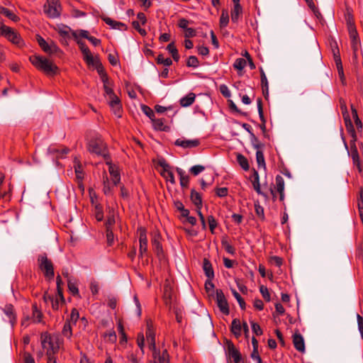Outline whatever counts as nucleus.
I'll return each mask as SVG.
<instances>
[{"label": "nucleus", "instance_id": "1", "mask_svg": "<svg viewBox=\"0 0 363 363\" xmlns=\"http://www.w3.org/2000/svg\"><path fill=\"white\" fill-rule=\"evenodd\" d=\"M31 64L38 70L49 76L58 73L59 68L51 60L40 55H32L29 57Z\"/></svg>", "mask_w": 363, "mask_h": 363}, {"label": "nucleus", "instance_id": "2", "mask_svg": "<svg viewBox=\"0 0 363 363\" xmlns=\"http://www.w3.org/2000/svg\"><path fill=\"white\" fill-rule=\"evenodd\" d=\"M41 344L43 350L46 351V354L50 355L58 352L62 345V340L57 335H45L41 337Z\"/></svg>", "mask_w": 363, "mask_h": 363}, {"label": "nucleus", "instance_id": "3", "mask_svg": "<svg viewBox=\"0 0 363 363\" xmlns=\"http://www.w3.org/2000/svg\"><path fill=\"white\" fill-rule=\"evenodd\" d=\"M88 150L91 153L102 156L106 162L110 159L106 145L100 137H96L89 140L88 143Z\"/></svg>", "mask_w": 363, "mask_h": 363}, {"label": "nucleus", "instance_id": "4", "mask_svg": "<svg viewBox=\"0 0 363 363\" xmlns=\"http://www.w3.org/2000/svg\"><path fill=\"white\" fill-rule=\"evenodd\" d=\"M347 26L351 40V46L354 55L356 57L357 52L361 46L359 35L357 33L354 23L352 16H348L347 19Z\"/></svg>", "mask_w": 363, "mask_h": 363}, {"label": "nucleus", "instance_id": "5", "mask_svg": "<svg viewBox=\"0 0 363 363\" xmlns=\"http://www.w3.org/2000/svg\"><path fill=\"white\" fill-rule=\"evenodd\" d=\"M0 35L4 36L8 40L18 47H22L24 45L19 33L11 27L1 25L0 26Z\"/></svg>", "mask_w": 363, "mask_h": 363}, {"label": "nucleus", "instance_id": "6", "mask_svg": "<svg viewBox=\"0 0 363 363\" xmlns=\"http://www.w3.org/2000/svg\"><path fill=\"white\" fill-rule=\"evenodd\" d=\"M38 262L40 269L44 272L45 277L52 279L55 275L53 264L45 255L38 256Z\"/></svg>", "mask_w": 363, "mask_h": 363}, {"label": "nucleus", "instance_id": "7", "mask_svg": "<svg viewBox=\"0 0 363 363\" xmlns=\"http://www.w3.org/2000/svg\"><path fill=\"white\" fill-rule=\"evenodd\" d=\"M37 41L41 49L49 55H55L61 52L57 45L52 40L47 42L41 36L37 35Z\"/></svg>", "mask_w": 363, "mask_h": 363}, {"label": "nucleus", "instance_id": "8", "mask_svg": "<svg viewBox=\"0 0 363 363\" xmlns=\"http://www.w3.org/2000/svg\"><path fill=\"white\" fill-rule=\"evenodd\" d=\"M61 6L58 0H48L45 12L50 18H57L60 14Z\"/></svg>", "mask_w": 363, "mask_h": 363}, {"label": "nucleus", "instance_id": "9", "mask_svg": "<svg viewBox=\"0 0 363 363\" xmlns=\"http://www.w3.org/2000/svg\"><path fill=\"white\" fill-rule=\"evenodd\" d=\"M216 302L218 308L220 311L225 314H229V307L228 304V301L224 296L223 292L220 289H216Z\"/></svg>", "mask_w": 363, "mask_h": 363}, {"label": "nucleus", "instance_id": "10", "mask_svg": "<svg viewBox=\"0 0 363 363\" xmlns=\"http://www.w3.org/2000/svg\"><path fill=\"white\" fill-rule=\"evenodd\" d=\"M151 352L152 363H169V354L167 350H163L162 352L157 349Z\"/></svg>", "mask_w": 363, "mask_h": 363}, {"label": "nucleus", "instance_id": "11", "mask_svg": "<svg viewBox=\"0 0 363 363\" xmlns=\"http://www.w3.org/2000/svg\"><path fill=\"white\" fill-rule=\"evenodd\" d=\"M163 300L164 304L170 309L174 301V295L172 287L169 285H165L164 287Z\"/></svg>", "mask_w": 363, "mask_h": 363}, {"label": "nucleus", "instance_id": "12", "mask_svg": "<svg viewBox=\"0 0 363 363\" xmlns=\"http://www.w3.org/2000/svg\"><path fill=\"white\" fill-rule=\"evenodd\" d=\"M174 144L175 145L183 148H192L199 146L200 145V141L198 139L186 140L183 138H178L174 142Z\"/></svg>", "mask_w": 363, "mask_h": 363}, {"label": "nucleus", "instance_id": "13", "mask_svg": "<svg viewBox=\"0 0 363 363\" xmlns=\"http://www.w3.org/2000/svg\"><path fill=\"white\" fill-rule=\"evenodd\" d=\"M108 104L110 106L113 108L115 115L118 117H121V101L118 97L115 94L108 97Z\"/></svg>", "mask_w": 363, "mask_h": 363}, {"label": "nucleus", "instance_id": "14", "mask_svg": "<svg viewBox=\"0 0 363 363\" xmlns=\"http://www.w3.org/2000/svg\"><path fill=\"white\" fill-rule=\"evenodd\" d=\"M146 341L150 351L156 350L155 345V334L151 328V325L147 323V330L145 333Z\"/></svg>", "mask_w": 363, "mask_h": 363}, {"label": "nucleus", "instance_id": "15", "mask_svg": "<svg viewBox=\"0 0 363 363\" xmlns=\"http://www.w3.org/2000/svg\"><path fill=\"white\" fill-rule=\"evenodd\" d=\"M139 242V252L140 256H143V255L146 254L147 251V239L146 235V231L145 229H140Z\"/></svg>", "mask_w": 363, "mask_h": 363}, {"label": "nucleus", "instance_id": "16", "mask_svg": "<svg viewBox=\"0 0 363 363\" xmlns=\"http://www.w3.org/2000/svg\"><path fill=\"white\" fill-rule=\"evenodd\" d=\"M106 162L108 165V172L111 174L112 182L113 185H117L121 181L120 174L117 168L111 164L110 159Z\"/></svg>", "mask_w": 363, "mask_h": 363}, {"label": "nucleus", "instance_id": "17", "mask_svg": "<svg viewBox=\"0 0 363 363\" xmlns=\"http://www.w3.org/2000/svg\"><path fill=\"white\" fill-rule=\"evenodd\" d=\"M3 311L7 316L9 323L13 326L16 322V314L13 306L11 304L6 305L3 308Z\"/></svg>", "mask_w": 363, "mask_h": 363}, {"label": "nucleus", "instance_id": "18", "mask_svg": "<svg viewBox=\"0 0 363 363\" xmlns=\"http://www.w3.org/2000/svg\"><path fill=\"white\" fill-rule=\"evenodd\" d=\"M293 343L294 347L301 352H305V343L302 335L300 333H295L293 335Z\"/></svg>", "mask_w": 363, "mask_h": 363}, {"label": "nucleus", "instance_id": "19", "mask_svg": "<svg viewBox=\"0 0 363 363\" xmlns=\"http://www.w3.org/2000/svg\"><path fill=\"white\" fill-rule=\"evenodd\" d=\"M107 219L106 221V228H112V226L116 223V213L113 207L108 206L107 207Z\"/></svg>", "mask_w": 363, "mask_h": 363}, {"label": "nucleus", "instance_id": "20", "mask_svg": "<svg viewBox=\"0 0 363 363\" xmlns=\"http://www.w3.org/2000/svg\"><path fill=\"white\" fill-rule=\"evenodd\" d=\"M228 355L232 358L235 363H239L241 360V354L233 344H230L228 347Z\"/></svg>", "mask_w": 363, "mask_h": 363}, {"label": "nucleus", "instance_id": "21", "mask_svg": "<svg viewBox=\"0 0 363 363\" xmlns=\"http://www.w3.org/2000/svg\"><path fill=\"white\" fill-rule=\"evenodd\" d=\"M275 181L277 191L279 193V199L282 201L284 199V180L281 176L277 175Z\"/></svg>", "mask_w": 363, "mask_h": 363}, {"label": "nucleus", "instance_id": "22", "mask_svg": "<svg viewBox=\"0 0 363 363\" xmlns=\"http://www.w3.org/2000/svg\"><path fill=\"white\" fill-rule=\"evenodd\" d=\"M242 326V325H241L239 319L235 318L233 320L231 323V332L237 338L241 336Z\"/></svg>", "mask_w": 363, "mask_h": 363}, {"label": "nucleus", "instance_id": "23", "mask_svg": "<svg viewBox=\"0 0 363 363\" xmlns=\"http://www.w3.org/2000/svg\"><path fill=\"white\" fill-rule=\"evenodd\" d=\"M203 269L206 276L210 279H213L214 277V272L212 267V264L210 261L207 259H204L203 262Z\"/></svg>", "mask_w": 363, "mask_h": 363}, {"label": "nucleus", "instance_id": "24", "mask_svg": "<svg viewBox=\"0 0 363 363\" xmlns=\"http://www.w3.org/2000/svg\"><path fill=\"white\" fill-rule=\"evenodd\" d=\"M152 247L155 252L157 254L158 257H160L163 255V250L162 245L160 242V235H155L152 240Z\"/></svg>", "mask_w": 363, "mask_h": 363}, {"label": "nucleus", "instance_id": "25", "mask_svg": "<svg viewBox=\"0 0 363 363\" xmlns=\"http://www.w3.org/2000/svg\"><path fill=\"white\" fill-rule=\"evenodd\" d=\"M101 80L104 83V91L106 94L108 96V98L111 96L112 95H115L106 74H103V75L101 76Z\"/></svg>", "mask_w": 363, "mask_h": 363}, {"label": "nucleus", "instance_id": "26", "mask_svg": "<svg viewBox=\"0 0 363 363\" xmlns=\"http://www.w3.org/2000/svg\"><path fill=\"white\" fill-rule=\"evenodd\" d=\"M196 95L194 93H189L180 99V105L183 107L191 106L195 101Z\"/></svg>", "mask_w": 363, "mask_h": 363}, {"label": "nucleus", "instance_id": "27", "mask_svg": "<svg viewBox=\"0 0 363 363\" xmlns=\"http://www.w3.org/2000/svg\"><path fill=\"white\" fill-rule=\"evenodd\" d=\"M191 200L199 209H201L202 206V199L199 193L192 189L191 191Z\"/></svg>", "mask_w": 363, "mask_h": 363}, {"label": "nucleus", "instance_id": "28", "mask_svg": "<svg viewBox=\"0 0 363 363\" xmlns=\"http://www.w3.org/2000/svg\"><path fill=\"white\" fill-rule=\"evenodd\" d=\"M242 12V7L240 4H234L233 9L231 11V20L234 23L238 21L239 17Z\"/></svg>", "mask_w": 363, "mask_h": 363}, {"label": "nucleus", "instance_id": "29", "mask_svg": "<svg viewBox=\"0 0 363 363\" xmlns=\"http://www.w3.org/2000/svg\"><path fill=\"white\" fill-rule=\"evenodd\" d=\"M341 108H342V109H343V108L345 109V113H343V116H344L346 127H347V130L349 131H351L352 133V134L354 135V130L352 123L351 122V120L350 119V117H349V116L347 114L346 105L345 104H342L341 105Z\"/></svg>", "mask_w": 363, "mask_h": 363}, {"label": "nucleus", "instance_id": "30", "mask_svg": "<svg viewBox=\"0 0 363 363\" xmlns=\"http://www.w3.org/2000/svg\"><path fill=\"white\" fill-rule=\"evenodd\" d=\"M33 309V315H32V320L34 323H40L42 320L43 313L38 308L37 304L33 303L32 306Z\"/></svg>", "mask_w": 363, "mask_h": 363}, {"label": "nucleus", "instance_id": "31", "mask_svg": "<svg viewBox=\"0 0 363 363\" xmlns=\"http://www.w3.org/2000/svg\"><path fill=\"white\" fill-rule=\"evenodd\" d=\"M82 52L83 54V58L88 65H91V64H94V60H96L97 58L94 57L89 48L87 49H85Z\"/></svg>", "mask_w": 363, "mask_h": 363}, {"label": "nucleus", "instance_id": "32", "mask_svg": "<svg viewBox=\"0 0 363 363\" xmlns=\"http://www.w3.org/2000/svg\"><path fill=\"white\" fill-rule=\"evenodd\" d=\"M237 162L240 164V166L245 171H247L250 169V165L248 163L247 159L241 154L237 155Z\"/></svg>", "mask_w": 363, "mask_h": 363}, {"label": "nucleus", "instance_id": "33", "mask_svg": "<svg viewBox=\"0 0 363 363\" xmlns=\"http://www.w3.org/2000/svg\"><path fill=\"white\" fill-rule=\"evenodd\" d=\"M0 13L4 15L13 21H18V17L6 8L0 6Z\"/></svg>", "mask_w": 363, "mask_h": 363}, {"label": "nucleus", "instance_id": "34", "mask_svg": "<svg viewBox=\"0 0 363 363\" xmlns=\"http://www.w3.org/2000/svg\"><path fill=\"white\" fill-rule=\"evenodd\" d=\"M221 245L228 253L230 255H234L235 253V247L228 242L226 237H223L222 238Z\"/></svg>", "mask_w": 363, "mask_h": 363}, {"label": "nucleus", "instance_id": "35", "mask_svg": "<svg viewBox=\"0 0 363 363\" xmlns=\"http://www.w3.org/2000/svg\"><path fill=\"white\" fill-rule=\"evenodd\" d=\"M256 160L259 168H266L264 157L262 150H257L256 152Z\"/></svg>", "mask_w": 363, "mask_h": 363}, {"label": "nucleus", "instance_id": "36", "mask_svg": "<svg viewBox=\"0 0 363 363\" xmlns=\"http://www.w3.org/2000/svg\"><path fill=\"white\" fill-rule=\"evenodd\" d=\"M103 182H104V188H103L104 193L106 195L111 194L112 192V189L111 186V184L108 181L107 174L106 173H104V174L103 176Z\"/></svg>", "mask_w": 363, "mask_h": 363}, {"label": "nucleus", "instance_id": "37", "mask_svg": "<svg viewBox=\"0 0 363 363\" xmlns=\"http://www.w3.org/2000/svg\"><path fill=\"white\" fill-rule=\"evenodd\" d=\"M62 335L68 339H70L72 335V326L69 321H66L64 324L62 331Z\"/></svg>", "mask_w": 363, "mask_h": 363}, {"label": "nucleus", "instance_id": "38", "mask_svg": "<svg viewBox=\"0 0 363 363\" xmlns=\"http://www.w3.org/2000/svg\"><path fill=\"white\" fill-rule=\"evenodd\" d=\"M229 23V15L227 10H223L220 17V26L225 28Z\"/></svg>", "mask_w": 363, "mask_h": 363}, {"label": "nucleus", "instance_id": "39", "mask_svg": "<svg viewBox=\"0 0 363 363\" xmlns=\"http://www.w3.org/2000/svg\"><path fill=\"white\" fill-rule=\"evenodd\" d=\"M67 286L69 291L72 294V295H79V289L77 287V284L75 281H72V280L70 278H68L67 279Z\"/></svg>", "mask_w": 363, "mask_h": 363}, {"label": "nucleus", "instance_id": "40", "mask_svg": "<svg viewBox=\"0 0 363 363\" xmlns=\"http://www.w3.org/2000/svg\"><path fill=\"white\" fill-rule=\"evenodd\" d=\"M332 50H333V57H334V60L335 62L336 66L342 65L340 51H339V49L337 48L336 43H335V45H334V47L332 48Z\"/></svg>", "mask_w": 363, "mask_h": 363}, {"label": "nucleus", "instance_id": "41", "mask_svg": "<svg viewBox=\"0 0 363 363\" xmlns=\"http://www.w3.org/2000/svg\"><path fill=\"white\" fill-rule=\"evenodd\" d=\"M156 61L157 64L164 65V66H170L172 64V60L170 58H164L162 55H159Z\"/></svg>", "mask_w": 363, "mask_h": 363}, {"label": "nucleus", "instance_id": "42", "mask_svg": "<svg viewBox=\"0 0 363 363\" xmlns=\"http://www.w3.org/2000/svg\"><path fill=\"white\" fill-rule=\"evenodd\" d=\"M153 126L155 130H165L166 126L164 124L162 119H153L152 121Z\"/></svg>", "mask_w": 363, "mask_h": 363}, {"label": "nucleus", "instance_id": "43", "mask_svg": "<svg viewBox=\"0 0 363 363\" xmlns=\"http://www.w3.org/2000/svg\"><path fill=\"white\" fill-rule=\"evenodd\" d=\"M160 174L167 182H169L172 184H175V179L172 169L166 172H160Z\"/></svg>", "mask_w": 363, "mask_h": 363}, {"label": "nucleus", "instance_id": "44", "mask_svg": "<svg viewBox=\"0 0 363 363\" xmlns=\"http://www.w3.org/2000/svg\"><path fill=\"white\" fill-rule=\"evenodd\" d=\"M246 60L243 58H238L233 65L235 69L242 70L246 66Z\"/></svg>", "mask_w": 363, "mask_h": 363}, {"label": "nucleus", "instance_id": "45", "mask_svg": "<svg viewBox=\"0 0 363 363\" xmlns=\"http://www.w3.org/2000/svg\"><path fill=\"white\" fill-rule=\"evenodd\" d=\"M145 337L143 333H139L137 337V344L138 346L140 347L142 354H143L145 353L144 352V347H145Z\"/></svg>", "mask_w": 363, "mask_h": 363}, {"label": "nucleus", "instance_id": "46", "mask_svg": "<svg viewBox=\"0 0 363 363\" xmlns=\"http://www.w3.org/2000/svg\"><path fill=\"white\" fill-rule=\"evenodd\" d=\"M352 116L354 120V123H355L357 128H362V123L358 117L357 111L354 108H353L352 106Z\"/></svg>", "mask_w": 363, "mask_h": 363}, {"label": "nucleus", "instance_id": "47", "mask_svg": "<svg viewBox=\"0 0 363 363\" xmlns=\"http://www.w3.org/2000/svg\"><path fill=\"white\" fill-rule=\"evenodd\" d=\"M199 62L196 56H190L186 62V65L191 67H197Z\"/></svg>", "mask_w": 363, "mask_h": 363}, {"label": "nucleus", "instance_id": "48", "mask_svg": "<svg viewBox=\"0 0 363 363\" xmlns=\"http://www.w3.org/2000/svg\"><path fill=\"white\" fill-rule=\"evenodd\" d=\"M142 110L143 113L150 118L152 121L155 118V113L154 111L147 106L143 105L142 106Z\"/></svg>", "mask_w": 363, "mask_h": 363}, {"label": "nucleus", "instance_id": "49", "mask_svg": "<svg viewBox=\"0 0 363 363\" xmlns=\"http://www.w3.org/2000/svg\"><path fill=\"white\" fill-rule=\"evenodd\" d=\"M95 217L98 221H101L104 219L103 208L99 205L95 207Z\"/></svg>", "mask_w": 363, "mask_h": 363}, {"label": "nucleus", "instance_id": "50", "mask_svg": "<svg viewBox=\"0 0 363 363\" xmlns=\"http://www.w3.org/2000/svg\"><path fill=\"white\" fill-rule=\"evenodd\" d=\"M259 291L266 301H270V294L267 286L264 285L260 286Z\"/></svg>", "mask_w": 363, "mask_h": 363}, {"label": "nucleus", "instance_id": "51", "mask_svg": "<svg viewBox=\"0 0 363 363\" xmlns=\"http://www.w3.org/2000/svg\"><path fill=\"white\" fill-rule=\"evenodd\" d=\"M207 219L210 230L213 233L215 228L217 227V222L213 216H208Z\"/></svg>", "mask_w": 363, "mask_h": 363}, {"label": "nucleus", "instance_id": "52", "mask_svg": "<svg viewBox=\"0 0 363 363\" xmlns=\"http://www.w3.org/2000/svg\"><path fill=\"white\" fill-rule=\"evenodd\" d=\"M71 31L72 30L69 27L65 26V27L59 29L58 33L64 38H69Z\"/></svg>", "mask_w": 363, "mask_h": 363}, {"label": "nucleus", "instance_id": "53", "mask_svg": "<svg viewBox=\"0 0 363 363\" xmlns=\"http://www.w3.org/2000/svg\"><path fill=\"white\" fill-rule=\"evenodd\" d=\"M233 294L234 297L236 298V300L238 301L240 308L242 309H245V303L243 298H242V296L239 294V293L237 292L235 290H233Z\"/></svg>", "mask_w": 363, "mask_h": 363}, {"label": "nucleus", "instance_id": "54", "mask_svg": "<svg viewBox=\"0 0 363 363\" xmlns=\"http://www.w3.org/2000/svg\"><path fill=\"white\" fill-rule=\"evenodd\" d=\"M91 65L95 67L101 77L103 75V74H106L104 70L102 65L100 63L98 59L94 60V64H91Z\"/></svg>", "mask_w": 363, "mask_h": 363}, {"label": "nucleus", "instance_id": "55", "mask_svg": "<svg viewBox=\"0 0 363 363\" xmlns=\"http://www.w3.org/2000/svg\"><path fill=\"white\" fill-rule=\"evenodd\" d=\"M250 323H251L252 332L256 335H261L262 334V330L260 328L259 325L255 323L254 321H250Z\"/></svg>", "mask_w": 363, "mask_h": 363}, {"label": "nucleus", "instance_id": "56", "mask_svg": "<svg viewBox=\"0 0 363 363\" xmlns=\"http://www.w3.org/2000/svg\"><path fill=\"white\" fill-rule=\"evenodd\" d=\"M205 169V167L202 165H195L191 167L190 172L194 176L198 175Z\"/></svg>", "mask_w": 363, "mask_h": 363}, {"label": "nucleus", "instance_id": "57", "mask_svg": "<svg viewBox=\"0 0 363 363\" xmlns=\"http://www.w3.org/2000/svg\"><path fill=\"white\" fill-rule=\"evenodd\" d=\"M79 315L78 311L76 308H73L70 314V318L67 321H69L70 323L72 322L74 324H75L79 318Z\"/></svg>", "mask_w": 363, "mask_h": 363}, {"label": "nucleus", "instance_id": "58", "mask_svg": "<svg viewBox=\"0 0 363 363\" xmlns=\"http://www.w3.org/2000/svg\"><path fill=\"white\" fill-rule=\"evenodd\" d=\"M158 164L162 167V171L161 172H166L168 170L171 169L170 165L164 159L159 160Z\"/></svg>", "mask_w": 363, "mask_h": 363}, {"label": "nucleus", "instance_id": "59", "mask_svg": "<svg viewBox=\"0 0 363 363\" xmlns=\"http://www.w3.org/2000/svg\"><path fill=\"white\" fill-rule=\"evenodd\" d=\"M106 239L108 245H111L114 240L112 228H106Z\"/></svg>", "mask_w": 363, "mask_h": 363}, {"label": "nucleus", "instance_id": "60", "mask_svg": "<svg viewBox=\"0 0 363 363\" xmlns=\"http://www.w3.org/2000/svg\"><path fill=\"white\" fill-rule=\"evenodd\" d=\"M48 152L51 154L60 153L61 155H66L68 153L69 149L62 148V150H58L56 149L55 147H50L48 148Z\"/></svg>", "mask_w": 363, "mask_h": 363}, {"label": "nucleus", "instance_id": "61", "mask_svg": "<svg viewBox=\"0 0 363 363\" xmlns=\"http://www.w3.org/2000/svg\"><path fill=\"white\" fill-rule=\"evenodd\" d=\"M74 169H75V174H76V177L78 180H82L83 179V172H82V166L80 164H77L74 166Z\"/></svg>", "mask_w": 363, "mask_h": 363}, {"label": "nucleus", "instance_id": "62", "mask_svg": "<svg viewBox=\"0 0 363 363\" xmlns=\"http://www.w3.org/2000/svg\"><path fill=\"white\" fill-rule=\"evenodd\" d=\"M255 208L257 216L260 218L264 219V208L259 203H255Z\"/></svg>", "mask_w": 363, "mask_h": 363}, {"label": "nucleus", "instance_id": "63", "mask_svg": "<svg viewBox=\"0 0 363 363\" xmlns=\"http://www.w3.org/2000/svg\"><path fill=\"white\" fill-rule=\"evenodd\" d=\"M357 320L358 325V329L361 334L362 337L363 338V317L359 314L357 315Z\"/></svg>", "mask_w": 363, "mask_h": 363}, {"label": "nucleus", "instance_id": "64", "mask_svg": "<svg viewBox=\"0 0 363 363\" xmlns=\"http://www.w3.org/2000/svg\"><path fill=\"white\" fill-rule=\"evenodd\" d=\"M251 358L253 360H255L257 362V363H262V359L258 352V350H257V349L253 350V351L251 354Z\"/></svg>", "mask_w": 363, "mask_h": 363}]
</instances>
